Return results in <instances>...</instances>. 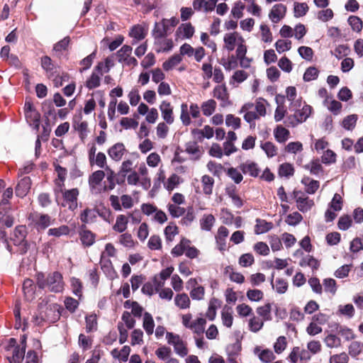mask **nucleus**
<instances>
[{"label":"nucleus","instance_id":"052dcab7","mask_svg":"<svg viewBox=\"0 0 363 363\" xmlns=\"http://www.w3.org/2000/svg\"><path fill=\"white\" fill-rule=\"evenodd\" d=\"M180 119L183 125L186 126L189 125L191 123L188 105L186 104H182L181 105Z\"/></svg>","mask_w":363,"mask_h":363},{"label":"nucleus","instance_id":"9b49d317","mask_svg":"<svg viewBox=\"0 0 363 363\" xmlns=\"http://www.w3.org/2000/svg\"><path fill=\"white\" fill-rule=\"evenodd\" d=\"M62 194L65 205L68 206L69 209L74 211L77 207V197L79 196V190L77 188H74L69 190H64L62 189Z\"/></svg>","mask_w":363,"mask_h":363},{"label":"nucleus","instance_id":"13d9d810","mask_svg":"<svg viewBox=\"0 0 363 363\" xmlns=\"http://www.w3.org/2000/svg\"><path fill=\"white\" fill-rule=\"evenodd\" d=\"M264 325V320L258 317L253 316L249 320V328L253 333L259 331Z\"/></svg>","mask_w":363,"mask_h":363},{"label":"nucleus","instance_id":"0e129e2a","mask_svg":"<svg viewBox=\"0 0 363 363\" xmlns=\"http://www.w3.org/2000/svg\"><path fill=\"white\" fill-rule=\"evenodd\" d=\"M225 125L231 127L233 129H238L241 125V120L240 118L233 114H228L225 117Z\"/></svg>","mask_w":363,"mask_h":363},{"label":"nucleus","instance_id":"37998d69","mask_svg":"<svg viewBox=\"0 0 363 363\" xmlns=\"http://www.w3.org/2000/svg\"><path fill=\"white\" fill-rule=\"evenodd\" d=\"M181 181V178L177 174H173L164 182V186L167 191H172L177 187Z\"/></svg>","mask_w":363,"mask_h":363},{"label":"nucleus","instance_id":"6ab92c4d","mask_svg":"<svg viewBox=\"0 0 363 363\" xmlns=\"http://www.w3.org/2000/svg\"><path fill=\"white\" fill-rule=\"evenodd\" d=\"M254 354L257 356L259 359L263 363H269L276 358L274 352L271 350L262 349L259 346L255 347Z\"/></svg>","mask_w":363,"mask_h":363},{"label":"nucleus","instance_id":"8fccbe9b","mask_svg":"<svg viewBox=\"0 0 363 363\" xmlns=\"http://www.w3.org/2000/svg\"><path fill=\"white\" fill-rule=\"evenodd\" d=\"M261 148L264 151L268 157H273L277 155L278 148L272 142H265L261 144Z\"/></svg>","mask_w":363,"mask_h":363},{"label":"nucleus","instance_id":"72a5a7b5","mask_svg":"<svg viewBox=\"0 0 363 363\" xmlns=\"http://www.w3.org/2000/svg\"><path fill=\"white\" fill-rule=\"evenodd\" d=\"M301 183L306 186V191L310 194H313L319 188V182L308 177H303Z\"/></svg>","mask_w":363,"mask_h":363},{"label":"nucleus","instance_id":"39448f33","mask_svg":"<svg viewBox=\"0 0 363 363\" xmlns=\"http://www.w3.org/2000/svg\"><path fill=\"white\" fill-rule=\"evenodd\" d=\"M166 339L167 343L174 347V352L181 357L187 355L189 350L186 344L181 339L179 335L172 333H167Z\"/></svg>","mask_w":363,"mask_h":363},{"label":"nucleus","instance_id":"a211bd4d","mask_svg":"<svg viewBox=\"0 0 363 363\" xmlns=\"http://www.w3.org/2000/svg\"><path fill=\"white\" fill-rule=\"evenodd\" d=\"M228 235L229 231L225 227L220 226L218 228L215 238L217 248L221 252L225 251L226 249V238Z\"/></svg>","mask_w":363,"mask_h":363},{"label":"nucleus","instance_id":"6e6552de","mask_svg":"<svg viewBox=\"0 0 363 363\" xmlns=\"http://www.w3.org/2000/svg\"><path fill=\"white\" fill-rule=\"evenodd\" d=\"M148 26L146 23L137 24L131 27L129 36L133 38V44L143 40L147 35Z\"/></svg>","mask_w":363,"mask_h":363},{"label":"nucleus","instance_id":"5fc2aeb1","mask_svg":"<svg viewBox=\"0 0 363 363\" xmlns=\"http://www.w3.org/2000/svg\"><path fill=\"white\" fill-rule=\"evenodd\" d=\"M354 306L348 303L346 305H340L338 306L337 313L346 316L348 318H351L354 316Z\"/></svg>","mask_w":363,"mask_h":363},{"label":"nucleus","instance_id":"680f3d73","mask_svg":"<svg viewBox=\"0 0 363 363\" xmlns=\"http://www.w3.org/2000/svg\"><path fill=\"white\" fill-rule=\"evenodd\" d=\"M287 346V340L286 337L279 336L274 344V350L277 354L283 352Z\"/></svg>","mask_w":363,"mask_h":363},{"label":"nucleus","instance_id":"e433bc0d","mask_svg":"<svg viewBox=\"0 0 363 363\" xmlns=\"http://www.w3.org/2000/svg\"><path fill=\"white\" fill-rule=\"evenodd\" d=\"M143 326L148 335L153 333L155 323L152 316L149 313H144Z\"/></svg>","mask_w":363,"mask_h":363},{"label":"nucleus","instance_id":"6e6d98bb","mask_svg":"<svg viewBox=\"0 0 363 363\" xmlns=\"http://www.w3.org/2000/svg\"><path fill=\"white\" fill-rule=\"evenodd\" d=\"M272 306L270 303H267L264 306H259L257 308V312L260 315L263 320H270Z\"/></svg>","mask_w":363,"mask_h":363},{"label":"nucleus","instance_id":"393cba45","mask_svg":"<svg viewBox=\"0 0 363 363\" xmlns=\"http://www.w3.org/2000/svg\"><path fill=\"white\" fill-rule=\"evenodd\" d=\"M27 234L26 227L25 225H18L16 227L13 236L11 238L16 245H21L26 241Z\"/></svg>","mask_w":363,"mask_h":363},{"label":"nucleus","instance_id":"09e8293b","mask_svg":"<svg viewBox=\"0 0 363 363\" xmlns=\"http://www.w3.org/2000/svg\"><path fill=\"white\" fill-rule=\"evenodd\" d=\"M185 151L195 158L199 157L202 153L199 146L194 141H191L186 144Z\"/></svg>","mask_w":363,"mask_h":363},{"label":"nucleus","instance_id":"3c124183","mask_svg":"<svg viewBox=\"0 0 363 363\" xmlns=\"http://www.w3.org/2000/svg\"><path fill=\"white\" fill-rule=\"evenodd\" d=\"M271 284L272 287L275 289V291L280 294H284L288 289V283L286 280L283 279H277L275 281V284L273 283V277L271 280Z\"/></svg>","mask_w":363,"mask_h":363},{"label":"nucleus","instance_id":"774afa93","mask_svg":"<svg viewBox=\"0 0 363 363\" xmlns=\"http://www.w3.org/2000/svg\"><path fill=\"white\" fill-rule=\"evenodd\" d=\"M274 46L279 53H282L291 48V40H278L275 43Z\"/></svg>","mask_w":363,"mask_h":363},{"label":"nucleus","instance_id":"58836bf2","mask_svg":"<svg viewBox=\"0 0 363 363\" xmlns=\"http://www.w3.org/2000/svg\"><path fill=\"white\" fill-rule=\"evenodd\" d=\"M216 108V102L213 99H208L202 103L201 109L204 116H209L213 113Z\"/></svg>","mask_w":363,"mask_h":363},{"label":"nucleus","instance_id":"7c9ffc66","mask_svg":"<svg viewBox=\"0 0 363 363\" xmlns=\"http://www.w3.org/2000/svg\"><path fill=\"white\" fill-rule=\"evenodd\" d=\"M56 171L57 172V179H55V192H62V187L66 178L67 171L65 168L60 166L56 167Z\"/></svg>","mask_w":363,"mask_h":363},{"label":"nucleus","instance_id":"ddd939ff","mask_svg":"<svg viewBox=\"0 0 363 363\" xmlns=\"http://www.w3.org/2000/svg\"><path fill=\"white\" fill-rule=\"evenodd\" d=\"M286 13V6L282 4L273 6L269 13V18L274 23H279L283 19Z\"/></svg>","mask_w":363,"mask_h":363},{"label":"nucleus","instance_id":"69168bd1","mask_svg":"<svg viewBox=\"0 0 363 363\" xmlns=\"http://www.w3.org/2000/svg\"><path fill=\"white\" fill-rule=\"evenodd\" d=\"M294 173V169L292 164L289 163H284L279 166V175L280 177H289Z\"/></svg>","mask_w":363,"mask_h":363},{"label":"nucleus","instance_id":"9d476101","mask_svg":"<svg viewBox=\"0 0 363 363\" xmlns=\"http://www.w3.org/2000/svg\"><path fill=\"white\" fill-rule=\"evenodd\" d=\"M73 127L74 130L79 133L80 138L84 140L89 133L88 123L86 121L83 120L82 113L76 116L73 118Z\"/></svg>","mask_w":363,"mask_h":363},{"label":"nucleus","instance_id":"79ce46f5","mask_svg":"<svg viewBox=\"0 0 363 363\" xmlns=\"http://www.w3.org/2000/svg\"><path fill=\"white\" fill-rule=\"evenodd\" d=\"M107 163V159L106 156L104 152H99L93 158V160H91L89 161V164L91 166L96 165L99 168H104L106 169V167Z\"/></svg>","mask_w":363,"mask_h":363},{"label":"nucleus","instance_id":"49530a36","mask_svg":"<svg viewBox=\"0 0 363 363\" xmlns=\"http://www.w3.org/2000/svg\"><path fill=\"white\" fill-rule=\"evenodd\" d=\"M182 60V58L180 55H174L163 63L162 67L166 71L171 70L179 65Z\"/></svg>","mask_w":363,"mask_h":363},{"label":"nucleus","instance_id":"f704fd0d","mask_svg":"<svg viewBox=\"0 0 363 363\" xmlns=\"http://www.w3.org/2000/svg\"><path fill=\"white\" fill-rule=\"evenodd\" d=\"M128 218L124 215L117 216L116 223L113 226V229L118 233L124 232L128 226Z\"/></svg>","mask_w":363,"mask_h":363},{"label":"nucleus","instance_id":"c03bdc74","mask_svg":"<svg viewBox=\"0 0 363 363\" xmlns=\"http://www.w3.org/2000/svg\"><path fill=\"white\" fill-rule=\"evenodd\" d=\"M23 290L26 298L28 300H32L34 298V285L33 281L27 279L23 284Z\"/></svg>","mask_w":363,"mask_h":363},{"label":"nucleus","instance_id":"412c9836","mask_svg":"<svg viewBox=\"0 0 363 363\" xmlns=\"http://www.w3.org/2000/svg\"><path fill=\"white\" fill-rule=\"evenodd\" d=\"M195 33L194 27L191 23H182L176 30V35L182 39L191 38Z\"/></svg>","mask_w":363,"mask_h":363},{"label":"nucleus","instance_id":"0eeeda50","mask_svg":"<svg viewBox=\"0 0 363 363\" xmlns=\"http://www.w3.org/2000/svg\"><path fill=\"white\" fill-rule=\"evenodd\" d=\"M132 48L130 45H123L118 52L117 57L120 62L129 66H136L138 65L137 60L131 57Z\"/></svg>","mask_w":363,"mask_h":363},{"label":"nucleus","instance_id":"473e14b6","mask_svg":"<svg viewBox=\"0 0 363 363\" xmlns=\"http://www.w3.org/2000/svg\"><path fill=\"white\" fill-rule=\"evenodd\" d=\"M96 218L95 210L89 208H86L79 216L81 222L85 224L94 223Z\"/></svg>","mask_w":363,"mask_h":363},{"label":"nucleus","instance_id":"864d4df0","mask_svg":"<svg viewBox=\"0 0 363 363\" xmlns=\"http://www.w3.org/2000/svg\"><path fill=\"white\" fill-rule=\"evenodd\" d=\"M101 76L96 71H94L90 77L86 82V86L89 89L98 87L100 85Z\"/></svg>","mask_w":363,"mask_h":363},{"label":"nucleus","instance_id":"4d7b16f0","mask_svg":"<svg viewBox=\"0 0 363 363\" xmlns=\"http://www.w3.org/2000/svg\"><path fill=\"white\" fill-rule=\"evenodd\" d=\"M162 162L160 155L157 152L150 153L146 158V164L148 167L155 168Z\"/></svg>","mask_w":363,"mask_h":363},{"label":"nucleus","instance_id":"aec40b11","mask_svg":"<svg viewBox=\"0 0 363 363\" xmlns=\"http://www.w3.org/2000/svg\"><path fill=\"white\" fill-rule=\"evenodd\" d=\"M29 220L39 229H45L50 224V218L47 215L31 214Z\"/></svg>","mask_w":363,"mask_h":363},{"label":"nucleus","instance_id":"f03ea898","mask_svg":"<svg viewBox=\"0 0 363 363\" xmlns=\"http://www.w3.org/2000/svg\"><path fill=\"white\" fill-rule=\"evenodd\" d=\"M223 49L231 52L236 49V54L242 53L247 49L245 40L242 35L236 31L226 33L223 36Z\"/></svg>","mask_w":363,"mask_h":363},{"label":"nucleus","instance_id":"338daca9","mask_svg":"<svg viewBox=\"0 0 363 363\" xmlns=\"http://www.w3.org/2000/svg\"><path fill=\"white\" fill-rule=\"evenodd\" d=\"M347 21L354 31L359 33L362 30L363 26L362 21L359 17L351 16L348 18Z\"/></svg>","mask_w":363,"mask_h":363},{"label":"nucleus","instance_id":"7ed1b4c3","mask_svg":"<svg viewBox=\"0 0 363 363\" xmlns=\"http://www.w3.org/2000/svg\"><path fill=\"white\" fill-rule=\"evenodd\" d=\"M292 113L289 114L285 121L288 126L295 127L298 124L304 122L311 113V107L305 104L303 106H297L294 110H289Z\"/></svg>","mask_w":363,"mask_h":363},{"label":"nucleus","instance_id":"e2e57ef3","mask_svg":"<svg viewBox=\"0 0 363 363\" xmlns=\"http://www.w3.org/2000/svg\"><path fill=\"white\" fill-rule=\"evenodd\" d=\"M189 240L185 238L181 240L180 242L172 250V254L174 256H181L185 252V249L188 247Z\"/></svg>","mask_w":363,"mask_h":363},{"label":"nucleus","instance_id":"cd10ccee","mask_svg":"<svg viewBox=\"0 0 363 363\" xmlns=\"http://www.w3.org/2000/svg\"><path fill=\"white\" fill-rule=\"evenodd\" d=\"M203 192L206 196H210L213 193L214 179L208 175H203L201 179Z\"/></svg>","mask_w":363,"mask_h":363},{"label":"nucleus","instance_id":"4c0bfd02","mask_svg":"<svg viewBox=\"0 0 363 363\" xmlns=\"http://www.w3.org/2000/svg\"><path fill=\"white\" fill-rule=\"evenodd\" d=\"M256 223H257L255 227V232L256 234L267 233L273 227V224L272 223L267 222L264 220L257 219Z\"/></svg>","mask_w":363,"mask_h":363},{"label":"nucleus","instance_id":"4be33fe9","mask_svg":"<svg viewBox=\"0 0 363 363\" xmlns=\"http://www.w3.org/2000/svg\"><path fill=\"white\" fill-rule=\"evenodd\" d=\"M105 172L102 170H97L93 172L89 177V185L92 192H96L97 187L104 179Z\"/></svg>","mask_w":363,"mask_h":363},{"label":"nucleus","instance_id":"423d86ee","mask_svg":"<svg viewBox=\"0 0 363 363\" xmlns=\"http://www.w3.org/2000/svg\"><path fill=\"white\" fill-rule=\"evenodd\" d=\"M294 197L296 202L297 208L304 213L310 211L314 205L312 199H310L301 191L294 190L293 192Z\"/></svg>","mask_w":363,"mask_h":363},{"label":"nucleus","instance_id":"2f4dec72","mask_svg":"<svg viewBox=\"0 0 363 363\" xmlns=\"http://www.w3.org/2000/svg\"><path fill=\"white\" fill-rule=\"evenodd\" d=\"M174 303L180 309H187L190 307L191 301L186 294L182 293L176 295Z\"/></svg>","mask_w":363,"mask_h":363},{"label":"nucleus","instance_id":"f3484780","mask_svg":"<svg viewBox=\"0 0 363 363\" xmlns=\"http://www.w3.org/2000/svg\"><path fill=\"white\" fill-rule=\"evenodd\" d=\"M125 152V145L121 143L114 144L107 151L110 158L116 162L121 161Z\"/></svg>","mask_w":363,"mask_h":363},{"label":"nucleus","instance_id":"ea45409f","mask_svg":"<svg viewBox=\"0 0 363 363\" xmlns=\"http://www.w3.org/2000/svg\"><path fill=\"white\" fill-rule=\"evenodd\" d=\"M80 240L86 247L92 245L95 242V235L88 230H83L80 233Z\"/></svg>","mask_w":363,"mask_h":363},{"label":"nucleus","instance_id":"2eb2a0df","mask_svg":"<svg viewBox=\"0 0 363 363\" xmlns=\"http://www.w3.org/2000/svg\"><path fill=\"white\" fill-rule=\"evenodd\" d=\"M159 108L163 120L167 124H172L174 121V117L173 114V107L171 104L167 101H162Z\"/></svg>","mask_w":363,"mask_h":363},{"label":"nucleus","instance_id":"4468645a","mask_svg":"<svg viewBox=\"0 0 363 363\" xmlns=\"http://www.w3.org/2000/svg\"><path fill=\"white\" fill-rule=\"evenodd\" d=\"M217 2L218 0H194L193 7L196 11L208 13L215 9Z\"/></svg>","mask_w":363,"mask_h":363},{"label":"nucleus","instance_id":"bb28decb","mask_svg":"<svg viewBox=\"0 0 363 363\" xmlns=\"http://www.w3.org/2000/svg\"><path fill=\"white\" fill-rule=\"evenodd\" d=\"M240 168L244 174L256 177L259 174V169L257 164L254 162L247 161L240 165Z\"/></svg>","mask_w":363,"mask_h":363},{"label":"nucleus","instance_id":"c756f323","mask_svg":"<svg viewBox=\"0 0 363 363\" xmlns=\"http://www.w3.org/2000/svg\"><path fill=\"white\" fill-rule=\"evenodd\" d=\"M206 320L203 318H198L193 320V324L190 326V330L197 335H201L205 330Z\"/></svg>","mask_w":363,"mask_h":363},{"label":"nucleus","instance_id":"a878e982","mask_svg":"<svg viewBox=\"0 0 363 363\" xmlns=\"http://www.w3.org/2000/svg\"><path fill=\"white\" fill-rule=\"evenodd\" d=\"M31 181L28 177H23L17 184L16 194L19 197L25 196L30 189Z\"/></svg>","mask_w":363,"mask_h":363},{"label":"nucleus","instance_id":"603ef678","mask_svg":"<svg viewBox=\"0 0 363 363\" xmlns=\"http://www.w3.org/2000/svg\"><path fill=\"white\" fill-rule=\"evenodd\" d=\"M308 11V6L306 3L294 2V14L296 18L305 16Z\"/></svg>","mask_w":363,"mask_h":363},{"label":"nucleus","instance_id":"de8ad7c7","mask_svg":"<svg viewBox=\"0 0 363 363\" xmlns=\"http://www.w3.org/2000/svg\"><path fill=\"white\" fill-rule=\"evenodd\" d=\"M125 308H130L131 313L135 317H140L143 313V308L135 301H126L124 303Z\"/></svg>","mask_w":363,"mask_h":363},{"label":"nucleus","instance_id":"bf43d9fd","mask_svg":"<svg viewBox=\"0 0 363 363\" xmlns=\"http://www.w3.org/2000/svg\"><path fill=\"white\" fill-rule=\"evenodd\" d=\"M221 320L223 325L230 328L233 322V316L230 308H224L221 313Z\"/></svg>","mask_w":363,"mask_h":363},{"label":"nucleus","instance_id":"a19ab883","mask_svg":"<svg viewBox=\"0 0 363 363\" xmlns=\"http://www.w3.org/2000/svg\"><path fill=\"white\" fill-rule=\"evenodd\" d=\"M304 168L310 172L311 174L318 175L323 172V167L319 160H313L304 166Z\"/></svg>","mask_w":363,"mask_h":363},{"label":"nucleus","instance_id":"b1692460","mask_svg":"<svg viewBox=\"0 0 363 363\" xmlns=\"http://www.w3.org/2000/svg\"><path fill=\"white\" fill-rule=\"evenodd\" d=\"M155 44L157 46V52H168L173 48V41L164 37L155 39Z\"/></svg>","mask_w":363,"mask_h":363},{"label":"nucleus","instance_id":"1a4fd4ad","mask_svg":"<svg viewBox=\"0 0 363 363\" xmlns=\"http://www.w3.org/2000/svg\"><path fill=\"white\" fill-rule=\"evenodd\" d=\"M213 96L220 101V105L222 107L230 105L229 94L225 84L216 86L213 90Z\"/></svg>","mask_w":363,"mask_h":363},{"label":"nucleus","instance_id":"20e7f679","mask_svg":"<svg viewBox=\"0 0 363 363\" xmlns=\"http://www.w3.org/2000/svg\"><path fill=\"white\" fill-rule=\"evenodd\" d=\"M42 319L50 322L55 323L59 320L60 317V306L57 303H40V312Z\"/></svg>","mask_w":363,"mask_h":363},{"label":"nucleus","instance_id":"5701e85b","mask_svg":"<svg viewBox=\"0 0 363 363\" xmlns=\"http://www.w3.org/2000/svg\"><path fill=\"white\" fill-rule=\"evenodd\" d=\"M274 138L279 143H284L290 137V132L281 125H277L273 131Z\"/></svg>","mask_w":363,"mask_h":363},{"label":"nucleus","instance_id":"f8f14e48","mask_svg":"<svg viewBox=\"0 0 363 363\" xmlns=\"http://www.w3.org/2000/svg\"><path fill=\"white\" fill-rule=\"evenodd\" d=\"M239 113L243 114L245 121L249 123L259 118L254 109V104L250 102L245 104L239 111Z\"/></svg>","mask_w":363,"mask_h":363},{"label":"nucleus","instance_id":"f257e3e1","mask_svg":"<svg viewBox=\"0 0 363 363\" xmlns=\"http://www.w3.org/2000/svg\"><path fill=\"white\" fill-rule=\"evenodd\" d=\"M36 282L39 288H47L50 291L59 293L64 289L62 275L58 272L49 274L47 277L43 273H38Z\"/></svg>","mask_w":363,"mask_h":363},{"label":"nucleus","instance_id":"a18cd8bd","mask_svg":"<svg viewBox=\"0 0 363 363\" xmlns=\"http://www.w3.org/2000/svg\"><path fill=\"white\" fill-rule=\"evenodd\" d=\"M25 351V346H22L21 348L16 347L13 350L12 357L9 358L10 363H21L24 358Z\"/></svg>","mask_w":363,"mask_h":363},{"label":"nucleus","instance_id":"c9c22d12","mask_svg":"<svg viewBox=\"0 0 363 363\" xmlns=\"http://www.w3.org/2000/svg\"><path fill=\"white\" fill-rule=\"evenodd\" d=\"M269 104L267 101L262 98H259L256 100L254 104V109L256 111L257 114L259 117H264L267 114V106Z\"/></svg>","mask_w":363,"mask_h":363},{"label":"nucleus","instance_id":"dca6fc26","mask_svg":"<svg viewBox=\"0 0 363 363\" xmlns=\"http://www.w3.org/2000/svg\"><path fill=\"white\" fill-rule=\"evenodd\" d=\"M286 99L289 102V110H294L297 106H301V98L297 96L296 89L289 86L286 90Z\"/></svg>","mask_w":363,"mask_h":363},{"label":"nucleus","instance_id":"c85d7f7f","mask_svg":"<svg viewBox=\"0 0 363 363\" xmlns=\"http://www.w3.org/2000/svg\"><path fill=\"white\" fill-rule=\"evenodd\" d=\"M216 222V218L212 214H204L200 219L201 229L206 231H210Z\"/></svg>","mask_w":363,"mask_h":363}]
</instances>
